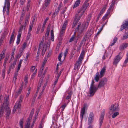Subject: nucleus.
Wrapping results in <instances>:
<instances>
[{
  "instance_id": "1",
  "label": "nucleus",
  "mask_w": 128,
  "mask_h": 128,
  "mask_svg": "<svg viewBox=\"0 0 128 128\" xmlns=\"http://www.w3.org/2000/svg\"><path fill=\"white\" fill-rule=\"evenodd\" d=\"M89 0H86L80 9L78 11V13L75 15L74 19L76 20V22L79 21L82 16L84 14L89 4L88 2Z\"/></svg>"
},
{
  "instance_id": "2",
  "label": "nucleus",
  "mask_w": 128,
  "mask_h": 128,
  "mask_svg": "<svg viewBox=\"0 0 128 128\" xmlns=\"http://www.w3.org/2000/svg\"><path fill=\"white\" fill-rule=\"evenodd\" d=\"M88 25V22H84L81 24H80L78 25L75 29L76 32H77L79 34L84 33V32L86 30Z\"/></svg>"
},
{
  "instance_id": "3",
  "label": "nucleus",
  "mask_w": 128,
  "mask_h": 128,
  "mask_svg": "<svg viewBox=\"0 0 128 128\" xmlns=\"http://www.w3.org/2000/svg\"><path fill=\"white\" fill-rule=\"evenodd\" d=\"M9 96H6L5 97V99L6 100V106L5 107V111H6V118L7 119L9 118L8 116L10 113V110L8 106V100L9 99Z\"/></svg>"
},
{
  "instance_id": "4",
  "label": "nucleus",
  "mask_w": 128,
  "mask_h": 128,
  "mask_svg": "<svg viewBox=\"0 0 128 128\" xmlns=\"http://www.w3.org/2000/svg\"><path fill=\"white\" fill-rule=\"evenodd\" d=\"M122 53L121 52L119 53L118 55L116 56L114 59L113 64L114 65H116L119 62V61L122 58L123 55H121Z\"/></svg>"
},
{
  "instance_id": "5",
  "label": "nucleus",
  "mask_w": 128,
  "mask_h": 128,
  "mask_svg": "<svg viewBox=\"0 0 128 128\" xmlns=\"http://www.w3.org/2000/svg\"><path fill=\"white\" fill-rule=\"evenodd\" d=\"M21 102V100L20 99L19 101L16 102L13 109V113H14L15 112H19L20 110Z\"/></svg>"
},
{
  "instance_id": "6",
  "label": "nucleus",
  "mask_w": 128,
  "mask_h": 128,
  "mask_svg": "<svg viewBox=\"0 0 128 128\" xmlns=\"http://www.w3.org/2000/svg\"><path fill=\"white\" fill-rule=\"evenodd\" d=\"M10 7V3L9 0H5L4 3V5L3 7V11L4 13L5 12L6 9L7 8L6 11V14L7 15L9 14V10Z\"/></svg>"
},
{
  "instance_id": "7",
  "label": "nucleus",
  "mask_w": 128,
  "mask_h": 128,
  "mask_svg": "<svg viewBox=\"0 0 128 128\" xmlns=\"http://www.w3.org/2000/svg\"><path fill=\"white\" fill-rule=\"evenodd\" d=\"M84 51H82L81 52L78 60L76 62V65L77 67L80 66L82 62L84 55Z\"/></svg>"
},
{
  "instance_id": "8",
  "label": "nucleus",
  "mask_w": 128,
  "mask_h": 128,
  "mask_svg": "<svg viewBox=\"0 0 128 128\" xmlns=\"http://www.w3.org/2000/svg\"><path fill=\"white\" fill-rule=\"evenodd\" d=\"M110 110L113 112L119 110V108L118 104L117 103H115L112 105L109 108Z\"/></svg>"
},
{
  "instance_id": "9",
  "label": "nucleus",
  "mask_w": 128,
  "mask_h": 128,
  "mask_svg": "<svg viewBox=\"0 0 128 128\" xmlns=\"http://www.w3.org/2000/svg\"><path fill=\"white\" fill-rule=\"evenodd\" d=\"M98 87L95 86H90L89 89V93L90 94V96H93L98 89Z\"/></svg>"
},
{
  "instance_id": "10",
  "label": "nucleus",
  "mask_w": 128,
  "mask_h": 128,
  "mask_svg": "<svg viewBox=\"0 0 128 128\" xmlns=\"http://www.w3.org/2000/svg\"><path fill=\"white\" fill-rule=\"evenodd\" d=\"M105 110H103L102 112L101 115L100 116L99 120V127L100 128L102 124L104 115Z\"/></svg>"
},
{
  "instance_id": "11",
  "label": "nucleus",
  "mask_w": 128,
  "mask_h": 128,
  "mask_svg": "<svg viewBox=\"0 0 128 128\" xmlns=\"http://www.w3.org/2000/svg\"><path fill=\"white\" fill-rule=\"evenodd\" d=\"M6 100L4 99V103L2 106L0 107V117H2L4 113V111H5V107L6 106Z\"/></svg>"
},
{
  "instance_id": "12",
  "label": "nucleus",
  "mask_w": 128,
  "mask_h": 128,
  "mask_svg": "<svg viewBox=\"0 0 128 128\" xmlns=\"http://www.w3.org/2000/svg\"><path fill=\"white\" fill-rule=\"evenodd\" d=\"M68 21L67 20H66L63 24L62 28L60 30V35L62 36L64 34L66 27L68 24Z\"/></svg>"
},
{
  "instance_id": "13",
  "label": "nucleus",
  "mask_w": 128,
  "mask_h": 128,
  "mask_svg": "<svg viewBox=\"0 0 128 128\" xmlns=\"http://www.w3.org/2000/svg\"><path fill=\"white\" fill-rule=\"evenodd\" d=\"M94 114L92 112L90 113L88 118V125L90 124L94 120Z\"/></svg>"
},
{
  "instance_id": "14",
  "label": "nucleus",
  "mask_w": 128,
  "mask_h": 128,
  "mask_svg": "<svg viewBox=\"0 0 128 128\" xmlns=\"http://www.w3.org/2000/svg\"><path fill=\"white\" fill-rule=\"evenodd\" d=\"M128 20H126L124 24L122 25L121 26V28L120 30V31H122L124 29L126 30L128 28Z\"/></svg>"
},
{
  "instance_id": "15",
  "label": "nucleus",
  "mask_w": 128,
  "mask_h": 128,
  "mask_svg": "<svg viewBox=\"0 0 128 128\" xmlns=\"http://www.w3.org/2000/svg\"><path fill=\"white\" fill-rule=\"evenodd\" d=\"M107 81V79L106 78L104 79L101 80L99 84L98 87L100 88L104 86L106 84Z\"/></svg>"
},
{
  "instance_id": "16",
  "label": "nucleus",
  "mask_w": 128,
  "mask_h": 128,
  "mask_svg": "<svg viewBox=\"0 0 128 128\" xmlns=\"http://www.w3.org/2000/svg\"><path fill=\"white\" fill-rule=\"evenodd\" d=\"M86 104H84V107L82 108L81 110L80 115L81 121L83 118V116L85 113V108L86 107Z\"/></svg>"
},
{
  "instance_id": "17",
  "label": "nucleus",
  "mask_w": 128,
  "mask_h": 128,
  "mask_svg": "<svg viewBox=\"0 0 128 128\" xmlns=\"http://www.w3.org/2000/svg\"><path fill=\"white\" fill-rule=\"evenodd\" d=\"M128 45V44L124 43L121 44L119 47L120 50H123L126 48Z\"/></svg>"
},
{
  "instance_id": "18",
  "label": "nucleus",
  "mask_w": 128,
  "mask_h": 128,
  "mask_svg": "<svg viewBox=\"0 0 128 128\" xmlns=\"http://www.w3.org/2000/svg\"><path fill=\"white\" fill-rule=\"evenodd\" d=\"M106 66H104L101 69L100 73V77L102 78L104 75V74L106 70Z\"/></svg>"
},
{
  "instance_id": "19",
  "label": "nucleus",
  "mask_w": 128,
  "mask_h": 128,
  "mask_svg": "<svg viewBox=\"0 0 128 128\" xmlns=\"http://www.w3.org/2000/svg\"><path fill=\"white\" fill-rule=\"evenodd\" d=\"M115 1H112V2L111 5H110L109 8H108V10L107 12H109L110 13V11L111 10H112L113 9V6L115 4Z\"/></svg>"
},
{
  "instance_id": "20",
  "label": "nucleus",
  "mask_w": 128,
  "mask_h": 128,
  "mask_svg": "<svg viewBox=\"0 0 128 128\" xmlns=\"http://www.w3.org/2000/svg\"><path fill=\"white\" fill-rule=\"evenodd\" d=\"M80 2V0H77L75 2L73 6V8L74 9L78 6L79 5Z\"/></svg>"
},
{
  "instance_id": "21",
  "label": "nucleus",
  "mask_w": 128,
  "mask_h": 128,
  "mask_svg": "<svg viewBox=\"0 0 128 128\" xmlns=\"http://www.w3.org/2000/svg\"><path fill=\"white\" fill-rule=\"evenodd\" d=\"M110 13L109 12H107L105 14V15L103 16V17L102 20V21H104L106 19H107L108 18H109V15L110 14Z\"/></svg>"
},
{
  "instance_id": "22",
  "label": "nucleus",
  "mask_w": 128,
  "mask_h": 128,
  "mask_svg": "<svg viewBox=\"0 0 128 128\" xmlns=\"http://www.w3.org/2000/svg\"><path fill=\"white\" fill-rule=\"evenodd\" d=\"M21 34L22 33H21V32H18V33L16 41V43L18 44H19L20 43Z\"/></svg>"
},
{
  "instance_id": "23",
  "label": "nucleus",
  "mask_w": 128,
  "mask_h": 128,
  "mask_svg": "<svg viewBox=\"0 0 128 128\" xmlns=\"http://www.w3.org/2000/svg\"><path fill=\"white\" fill-rule=\"evenodd\" d=\"M5 49H4L0 54V59L2 60L5 56V52L6 51Z\"/></svg>"
},
{
  "instance_id": "24",
  "label": "nucleus",
  "mask_w": 128,
  "mask_h": 128,
  "mask_svg": "<svg viewBox=\"0 0 128 128\" xmlns=\"http://www.w3.org/2000/svg\"><path fill=\"white\" fill-rule=\"evenodd\" d=\"M100 78V75H99V72H97L96 74V76L94 78V79L96 81L98 82V81L99 78Z\"/></svg>"
},
{
  "instance_id": "25",
  "label": "nucleus",
  "mask_w": 128,
  "mask_h": 128,
  "mask_svg": "<svg viewBox=\"0 0 128 128\" xmlns=\"http://www.w3.org/2000/svg\"><path fill=\"white\" fill-rule=\"evenodd\" d=\"M30 15L28 14V16H26V17L25 18V23L23 26H24V27H25L26 26V23L28 22V20L29 18Z\"/></svg>"
},
{
  "instance_id": "26",
  "label": "nucleus",
  "mask_w": 128,
  "mask_h": 128,
  "mask_svg": "<svg viewBox=\"0 0 128 128\" xmlns=\"http://www.w3.org/2000/svg\"><path fill=\"white\" fill-rule=\"evenodd\" d=\"M50 52L48 53L47 55L44 57L43 61V62H44V63H46L48 60V58L50 56Z\"/></svg>"
},
{
  "instance_id": "27",
  "label": "nucleus",
  "mask_w": 128,
  "mask_h": 128,
  "mask_svg": "<svg viewBox=\"0 0 128 128\" xmlns=\"http://www.w3.org/2000/svg\"><path fill=\"white\" fill-rule=\"evenodd\" d=\"M14 39L15 37L14 35H13V34L11 35L10 40L9 43L10 44H11L12 42L14 41Z\"/></svg>"
},
{
  "instance_id": "28",
  "label": "nucleus",
  "mask_w": 128,
  "mask_h": 128,
  "mask_svg": "<svg viewBox=\"0 0 128 128\" xmlns=\"http://www.w3.org/2000/svg\"><path fill=\"white\" fill-rule=\"evenodd\" d=\"M51 40L54 41V36L53 29L51 30Z\"/></svg>"
},
{
  "instance_id": "29",
  "label": "nucleus",
  "mask_w": 128,
  "mask_h": 128,
  "mask_svg": "<svg viewBox=\"0 0 128 128\" xmlns=\"http://www.w3.org/2000/svg\"><path fill=\"white\" fill-rule=\"evenodd\" d=\"M24 120L23 118L21 119L19 122V124L21 128H24L23 125Z\"/></svg>"
},
{
  "instance_id": "30",
  "label": "nucleus",
  "mask_w": 128,
  "mask_h": 128,
  "mask_svg": "<svg viewBox=\"0 0 128 128\" xmlns=\"http://www.w3.org/2000/svg\"><path fill=\"white\" fill-rule=\"evenodd\" d=\"M128 62V53H127L126 54V58L124 61L123 66H126V64Z\"/></svg>"
},
{
  "instance_id": "31",
  "label": "nucleus",
  "mask_w": 128,
  "mask_h": 128,
  "mask_svg": "<svg viewBox=\"0 0 128 128\" xmlns=\"http://www.w3.org/2000/svg\"><path fill=\"white\" fill-rule=\"evenodd\" d=\"M33 25L32 24H31V25H30V26H29V30H28V36H30V32H31V31L32 30V28L33 27Z\"/></svg>"
},
{
  "instance_id": "32",
  "label": "nucleus",
  "mask_w": 128,
  "mask_h": 128,
  "mask_svg": "<svg viewBox=\"0 0 128 128\" xmlns=\"http://www.w3.org/2000/svg\"><path fill=\"white\" fill-rule=\"evenodd\" d=\"M50 1L49 0H45L44 4L46 7L48 6L50 4Z\"/></svg>"
},
{
  "instance_id": "33",
  "label": "nucleus",
  "mask_w": 128,
  "mask_h": 128,
  "mask_svg": "<svg viewBox=\"0 0 128 128\" xmlns=\"http://www.w3.org/2000/svg\"><path fill=\"white\" fill-rule=\"evenodd\" d=\"M22 60H20L19 64L18 65V68L17 69V72H18V70L20 69V68L21 66V64Z\"/></svg>"
},
{
  "instance_id": "34",
  "label": "nucleus",
  "mask_w": 128,
  "mask_h": 128,
  "mask_svg": "<svg viewBox=\"0 0 128 128\" xmlns=\"http://www.w3.org/2000/svg\"><path fill=\"white\" fill-rule=\"evenodd\" d=\"M118 40V38L117 37L114 38L113 40V42L111 43L110 44V46H112L114 45L116 42Z\"/></svg>"
},
{
  "instance_id": "35",
  "label": "nucleus",
  "mask_w": 128,
  "mask_h": 128,
  "mask_svg": "<svg viewBox=\"0 0 128 128\" xmlns=\"http://www.w3.org/2000/svg\"><path fill=\"white\" fill-rule=\"evenodd\" d=\"M106 6H104L103 7V8H102L101 10H100L99 14H102L104 12V11L106 9Z\"/></svg>"
},
{
  "instance_id": "36",
  "label": "nucleus",
  "mask_w": 128,
  "mask_h": 128,
  "mask_svg": "<svg viewBox=\"0 0 128 128\" xmlns=\"http://www.w3.org/2000/svg\"><path fill=\"white\" fill-rule=\"evenodd\" d=\"M119 114V113L118 112H114L112 115V118H115Z\"/></svg>"
},
{
  "instance_id": "37",
  "label": "nucleus",
  "mask_w": 128,
  "mask_h": 128,
  "mask_svg": "<svg viewBox=\"0 0 128 128\" xmlns=\"http://www.w3.org/2000/svg\"><path fill=\"white\" fill-rule=\"evenodd\" d=\"M23 86V83H22L20 86L19 89V90H18V94H20V93L21 92L22 90V88Z\"/></svg>"
},
{
  "instance_id": "38",
  "label": "nucleus",
  "mask_w": 128,
  "mask_h": 128,
  "mask_svg": "<svg viewBox=\"0 0 128 128\" xmlns=\"http://www.w3.org/2000/svg\"><path fill=\"white\" fill-rule=\"evenodd\" d=\"M26 57L24 60V63H26V61H27V60H28V58L29 56V54L28 53H27L26 54Z\"/></svg>"
},
{
  "instance_id": "39",
  "label": "nucleus",
  "mask_w": 128,
  "mask_h": 128,
  "mask_svg": "<svg viewBox=\"0 0 128 128\" xmlns=\"http://www.w3.org/2000/svg\"><path fill=\"white\" fill-rule=\"evenodd\" d=\"M128 38V33H125L123 37V39L124 40Z\"/></svg>"
},
{
  "instance_id": "40",
  "label": "nucleus",
  "mask_w": 128,
  "mask_h": 128,
  "mask_svg": "<svg viewBox=\"0 0 128 128\" xmlns=\"http://www.w3.org/2000/svg\"><path fill=\"white\" fill-rule=\"evenodd\" d=\"M91 17L92 15L91 14H89L88 16V17L87 18V22H88V23L90 20Z\"/></svg>"
},
{
  "instance_id": "41",
  "label": "nucleus",
  "mask_w": 128,
  "mask_h": 128,
  "mask_svg": "<svg viewBox=\"0 0 128 128\" xmlns=\"http://www.w3.org/2000/svg\"><path fill=\"white\" fill-rule=\"evenodd\" d=\"M58 12L59 10H58L57 9L56 10L53 14V16L54 17L56 15L58 14Z\"/></svg>"
},
{
  "instance_id": "42",
  "label": "nucleus",
  "mask_w": 128,
  "mask_h": 128,
  "mask_svg": "<svg viewBox=\"0 0 128 128\" xmlns=\"http://www.w3.org/2000/svg\"><path fill=\"white\" fill-rule=\"evenodd\" d=\"M49 32L50 28H48L45 34V36H46L48 37V36L49 34Z\"/></svg>"
},
{
  "instance_id": "43",
  "label": "nucleus",
  "mask_w": 128,
  "mask_h": 128,
  "mask_svg": "<svg viewBox=\"0 0 128 128\" xmlns=\"http://www.w3.org/2000/svg\"><path fill=\"white\" fill-rule=\"evenodd\" d=\"M4 38V36H2L0 39V46H1L2 44V43L3 40Z\"/></svg>"
},
{
  "instance_id": "44",
  "label": "nucleus",
  "mask_w": 128,
  "mask_h": 128,
  "mask_svg": "<svg viewBox=\"0 0 128 128\" xmlns=\"http://www.w3.org/2000/svg\"><path fill=\"white\" fill-rule=\"evenodd\" d=\"M58 80L56 79L55 81L54 82V83L52 85V87L53 88V89H54V87H55V86L56 85V84L58 82Z\"/></svg>"
},
{
  "instance_id": "45",
  "label": "nucleus",
  "mask_w": 128,
  "mask_h": 128,
  "mask_svg": "<svg viewBox=\"0 0 128 128\" xmlns=\"http://www.w3.org/2000/svg\"><path fill=\"white\" fill-rule=\"evenodd\" d=\"M28 80V78L27 76H26L24 78V82H25V84L26 85L27 84Z\"/></svg>"
},
{
  "instance_id": "46",
  "label": "nucleus",
  "mask_w": 128,
  "mask_h": 128,
  "mask_svg": "<svg viewBox=\"0 0 128 128\" xmlns=\"http://www.w3.org/2000/svg\"><path fill=\"white\" fill-rule=\"evenodd\" d=\"M75 35H73L70 39L69 40V42H72L74 40V39L75 38Z\"/></svg>"
},
{
  "instance_id": "47",
  "label": "nucleus",
  "mask_w": 128,
  "mask_h": 128,
  "mask_svg": "<svg viewBox=\"0 0 128 128\" xmlns=\"http://www.w3.org/2000/svg\"><path fill=\"white\" fill-rule=\"evenodd\" d=\"M18 72H17H17H16L14 74V75L13 80H16V79L17 78V76L18 74Z\"/></svg>"
},
{
  "instance_id": "48",
  "label": "nucleus",
  "mask_w": 128,
  "mask_h": 128,
  "mask_svg": "<svg viewBox=\"0 0 128 128\" xmlns=\"http://www.w3.org/2000/svg\"><path fill=\"white\" fill-rule=\"evenodd\" d=\"M14 51H13L11 53V57L10 60V61L11 62L12 60L14 58Z\"/></svg>"
},
{
  "instance_id": "49",
  "label": "nucleus",
  "mask_w": 128,
  "mask_h": 128,
  "mask_svg": "<svg viewBox=\"0 0 128 128\" xmlns=\"http://www.w3.org/2000/svg\"><path fill=\"white\" fill-rule=\"evenodd\" d=\"M24 27V26L23 25H21L20 28L19 29L18 32H21L22 33V31L23 28Z\"/></svg>"
},
{
  "instance_id": "50",
  "label": "nucleus",
  "mask_w": 128,
  "mask_h": 128,
  "mask_svg": "<svg viewBox=\"0 0 128 128\" xmlns=\"http://www.w3.org/2000/svg\"><path fill=\"white\" fill-rule=\"evenodd\" d=\"M37 69H36L35 70V71H34V73L32 75V76L31 78L32 79H33L34 78V76L36 75V72H37Z\"/></svg>"
},
{
  "instance_id": "51",
  "label": "nucleus",
  "mask_w": 128,
  "mask_h": 128,
  "mask_svg": "<svg viewBox=\"0 0 128 128\" xmlns=\"http://www.w3.org/2000/svg\"><path fill=\"white\" fill-rule=\"evenodd\" d=\"M46 50V48H44V46L43 48L42 53V56H43Z\"/></svg>"
},
{
  "instance_id": "52",
  "label": "nucleus",
  "mask_w": 128,
  "mask_h": 128,
  "mask_svg": "<svg viewBox=\"0 0 128 128\" xmlns=\"http://www.w3.org/2000/svg\"><path fill=\"white\" fill-rule=\"evenodd\" d=\"M23 19V16H21L20 17V20L19 21L20 24H21L22 21Z\"/></svg>"
},
{
  "instance_id": "53",
  "label": "nucleus",
  "mask_w": 128,
  "mask_h": 128,
  "mask_svg": "<svg viewBox=\"0 0 128 128\" xmlns=\"http://www.w3.org/2000/svg\"><path fill=\"white\" fill-rule=\"evenodd\" d=\"M26 42H24L22 45V49L23 50L26 48Z\"/></svg>"
},
{
  "instance_id": "54",
  "label": "nucleus",
  "mask_w": 128,
  "mask_h": 128,
  "mask_svg": "<svg viewBox=\"0 0 128 128\" xmlns=\"http://www.w3.org/2000/svg\"><path fill=\"white\" fill-rule=\"evenodd\" d=\"M5 70V69H3L2 70V76L4 78Z\"/></svg>"
},
{
  "instance_id": "55",
  "label": "nucleus",
  "mask_w": 128,
  "mask_h": 128,
  "mask_svg": "<svg viewBox=\"0 0 128 128\" xmlns=\"http://www.w3.org/2000/svg\"><path fill=\"white\" fill-rule=\"evenodd\" d=\"M30 5V4L27 3L26 6V10L28 11Z\"/></svg>"
},
{
  "instance_id": "56",
  "label": "nucleus",
  "mask_w": 128,
  "mask_h": 128,
  "mask_svg": "<svg viewBox=\"0 0 128 128\" xmlns=\"http://www.w3.org/2000/svg\"><path fill=\"white\" fill-rule=\"evenodd\" d=\"M56 116V120H58V117L59 116L57 115H54V116L52 117V119H53L54 120L55 119V116Z\"/></svg>"
},
{
  "instance_id": "57",
  "label": "nucleus",
  "mask_w": 128,
  "mask_h": 128,
  "mask_svg": "<svg viewBox=\"0 0 128 128\" xmlns=\"http://www.w3.org/2000/svg\"><path fill=\"white\" fill-rule=\"evenodd\" d=\"M62 53H60V54L59 56H58V59L59 61H60L61 60V58L62 56Z\"/></svg>"
},
{
  "instance_id": "58",
  "label": "nucleus",
  "mask_w": 128,
  "mask_h": 128,
  "mask_svg": "<svg viewBox=\"0 0 128 128\" xmlns=\"http://www.w3.org/2000/svg\"><path fill=\"white\" fill-rule=\"evenodd\" d=\"M68 48H66L65 50V52L64 53V57L65 58L66 55L67 54L68 52Z\"/></svg>"
},
{
  "instance_id": "59",
  "label": "nucleus",
  "mask_w": 128,
  "mask_h": 128,
  "mask_svg": "<svg viewBox=\"0 0 128 128\" xmlns=\"http://www.w3.org/2000/svg\"><path fill=\"white\" fill-rule=\"evenodd\" d=\"M67 105V104H66L62 106L61 108L62 109V110H64L65 108L66 107V106Z\"/></svg>"
},
{
  "instance_id": "60",
  "label": "nucleus",
  "mask_w": 128,
  "mask_h": 128,
  "mask_svg": "<svg viewBox=\"0 0 128 128\" xmlns=\"http://www.w3.org/2000/svg\"><path fill=\"white\" fill-rule=\"evenodd\" d=\"M49 18L48 17H47L45 19L43 24H46V23L48 20L49 19Z\"/></svg>"
},
{
  "instance_id": "61",
  "label": "nucleus",
  "mask_w": 128,
  "mask_h": 128,
  "mask_svg": "<svg viewBox=\"0 0 128 128\" xmlns=\"http://www.w3.org/2000/svg\"><path fill=\"white\" fill-rule=\"evenodd\" d=\"M36 67L35 66H32L31 68V70L33 72L35 70Z\"/></svg>"
},
{
  "instance_id": "62",
  "label": "nucleus",
  "mask_w": 128,
  "mask_h": 128,
  "mask_svg": "<svg viewBox=\"0 0 128 128\" xmlns=\"http://www.w3.org/2000/svg\"><path fill=\"white\" fill-rule=\"evenodd\" d=\"M94 80H92L91 82V83L90 84V86H95L94 85Z\"/></svg>"
},
{
  "instance_id": "63",
  "label": "nucleus",
  "mask_w": 128,
  "mask_h": 128,
  "mask_svg": "<svg viewBox=\"0 0 128 128\" xmlns=\"http://www.w3.org/2000/svg\"><path fill=\"white\" fill-rule=\"evenodd\" d=\"M25 0H20V4L22 5L24 2Z\"/></svg>"
},
{
  "instance_id": "64",
  "label": "nucleus",
  "mask_w": 128,
  "mask_h": 128,
  "mask_svg": "<svg viewBox=\"0 0 128 128\" xmlns=\"http://www.w3.org/2000/svg\"><path fill=\"white\" fill-rule=\"evenodd\" d=\"M16 60H15L13 62V63L12 64L13 65V68H14V66L16 64Z\"/></svg>"
}]
</instances>
